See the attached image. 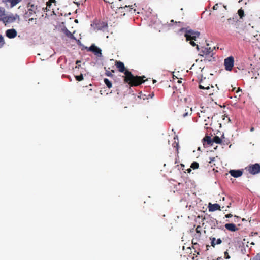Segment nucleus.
Returning a JSON list of instances; mask_svg holds the SVG:
<instances>
[{"mask_svg":"<svg viewBox=\"0 0 260 260\" xmlns=\"http://www.w3.org/2000/svg\"><path fill=\"white\" fill-rule=\"evenodd\" d=\"M115 64L120 72L124 73L125 75L124 77V82L128 83L130 86H139L147 80V79H144L145 78L144 76H138L133 75L129 71L125 69L124 63L120 61H116Z\"/></svg>","mask_w":260,"mask_h":260,"instance_id":"obj_1","label":"nucleus"},{"mask_svg":"<svg viewBox=\"0 0 260 260\" xmlns=\"http://www.w3.org/2000/svg\"><path fill=\"white\" fill-rule=\"evenodd\" d=\"M185 30L184 36L186 38V41H189V44L192 46H196L198 50H199V46L196 44L194 41L197 38H198L200 35V33L198 31H194L191 29H188L187 28H181V30Z\"/></svg>","mask_w":260,"mask_h":260,"instance_id":"obj_2","label":"nucleus"},{"mask_svg":"<svg viewBox=\"0 0 260 260\" xmlns=\"http://www.w3.org/2000/svg\"><path fill=\"white\" fill-rule=\"evenodd\" d=\"M38 1H31L27 4V11L24 14L25 18H29L39 12L40 6H38Z\"/></svg>","mask_w":260,"mask_h":260,"instance_id":"obj_3","label":"nucleus"},{"mask_svg":"<svg viewBox=\"0 0 260 260\" xmlns=\"http://www.w3.org/2000/svg\"><path fill=\"white\" fill-rule=\"evenodd\" d=\"M245 169L251 175H256L260 173V164L255 163L254 164H250L245 167Z\"/></svg>","mask_w":260,"mask_h":260,"instance_id":"obj_4","label":"nucleus"},{"mask_svg":"<svg viewBox=\"0 0 260 260\" xmlns=\"http://www.w3.org/2000/svg\"><path fill=\"white\" fill-rule=\"evenodd\" d=\"M234 58L231 56L224 59V65L226 71H231L234 66Z\"/></svg>","mask_w":260,"mask_h":260,"instance_id":"obj_5","label":"nucleus"},{"mask_svg":"<svg viewBox=\"0 0 260 260\" xmlns=\"http://www.w3.org/2000/svg\"><path fill=\"white\" fill-rule=\"evenodd\" d=\"M87 51L93 52L95 55L98 57L102 56V50L100 48L96 46L94 44H92L87 49Z\"/></svg>","mask_w":260,"mask_h":260,"instance_id":"obj_6","label":"nucleus"},{"mask_svg":"<svg viewBox=\"0 0 260 260\" xmlns=\"http://www.w3.org/2000/svg\"><path fill=\"white\" fill-rule=\"evenodd\" d=\"M17 31L13 28L8 29L6 31V36L10 39L14 38L17 36Z\"/></svg>","mask_w":260,"mask_h":260,"instance_id":"obj_7","label":"nucleus"},{"mask_svg":"<svg viewBox=\"0 0 260 260\" xmlns=\"http://www.w3.org/2000/svg\"><path fill=\"white\" fill-rule=\"evenodd\" d=\"M213 51V50L211 49V47H202V50L199 53V55L203 57H205L206 55H207Z\"/></svg>","mask_w":260,"mask_h":260,"instance_id":"obj_8","label":"nucleus"},{"mask_svg":"<svg viewBox=\"0 0 260 260\" xmlns=\"http://www.w3.org/2000/svg\"><path fill=\"white\" fill-rule=\"evenodd\" d=\"M209 211L214 212L216 210H220V206L218 204H211L209 203L208 204Z\"/></svg>","mask_w":260,"mask_h":260,"instance_id":"obj_9","label":"nucleus"},{"mask_svg":"<svg viewBox=\"0 0 260 260\" xmlns=\"http://www.w3.org/2000/svg\"><path fill=\"white\" fill-rule=\"evenodd\" d=\"M229 173L232 176L235 178L239 177L243 174V171L240 170H231Z\"/></svg>","mask_w":260,"mask_h":260,"instance_id":"obj_10","label":"nucleus"},{"mask_svg":"<svg viewBox=\"0 0 260 260\" xmlns=\"http://www.w3.org/2000/svg\"><path fill=\"white\" fill-rule=\"evenodd\" d=\"M1 19L5 23H10L14 22L15 18L13 16H6L5 15Z\"/></svg>","mask_w":260,"mask_h":260,"instance_id":"obj_11","label":"nucleus"},{"mask_svg":"<svg viewBox=\"0 0 260 260\" xmlns=\"http://www.w3.org/2000/svg\"><path fill=\"white\" fill-rule=\"evenodd\" d=\"M214 53L211 52L210 53L208 54L207 55H206L204 57V61L205 62L208 61V62H212L215 60V57H213Z\"/></svg>","mask_w":260,"mask_h":260,"instance_id":"obj_12","label":"nucleus"},{"mask_svg":"<svg viewBox=\"0 0 260 260\" xmlns=\"http://www.w3.org/2000/svg\"><path fill=\"white\" fill-rule=\"evenodd\" d=\"M224 226L225 228L230 231L235 232L238 230L234 223H226Z\"/></svg>","mask_w":260,"mask_h":260,"instance_id":"obj_13","label":"nucleus"},{"mask_svg":"<svg viewBox=\"0 0 260 260\" xmlns=\"http://www.w3.org/2000/svg\"><path fill=\"white\" fill-rule=\"evenodd\" d=\"M205 114V113L204 112L202 114V116L203 117H205V119H204V125H205V128L207 129L208 128V126L209 125H210V117L209 116H207L206 117L205 115H204Z\"/></svg>","mask_w":260,"mask_h":260,"instance_id":"obj_14","label":"nucleus"},{"mask_svg":"<svg viewBox=\"0 0 260 260\" xmlns=\"http://www.w3.org/2000/svg\"><path fill=\"white\" fill-rule=\"evenodd\" d=\"M210 239L211 240V245L213 247H214L216 245H219L222 243V240L220 238L216 240L215 238L212 237L210 238Z\"/></svg>","mask_w":260,"mask_h":260,"instance_id":"obj_15","label":"nucleus"},{"mask_svg":"<svg viewBox=\"0 0 260 260\" xmlns=\"http://www.w3.org/2000/svg\"><path fill=\"white\" fill-rule=\"evenodd\" d=\"M224 138H225V136L223 134L221 136V138H220L218 136H216L214 137V138L212 139L213 143L215 142L216 144H222V141H223V139H224Z\"/></svg>","mask_w":260,"mask_h":260,"instance_id":"obj_16","label":"nucleus"},{"mask_svg":"<svg viewBox=\"0 0 260 260\" xmlns=\"http://www.w3.org/2000/svg\"><path fill=\"white\" fill-rule=\"evenodd\" d=\"M21 0H3V2L6 4H10L11 7H13L18 4Z\"/></svg>","mask_w":260,"mask_h":260,"instance_id":"obj_17","label":"nucleus"},{"mask_svg":"<svg viewBox=\"0 0 260 260\" xmlns=\"http://www.w3.org/2000/svg\"><path fill=\"white\" fill-rule=\"evenodd\" d=\"M199 88L201 89H206L208 90L210 89V84H205L202 80L200 82Z\"/></svg>","mask_w":260,"mask_h":260,"instance_id":"obj_18","label":"nucleus"},{"mask_svg":"<svg viewBox=\"0 0 260 260\" xmlns=\"http://www.w3.org/2000/svg\"><path fill=\"white\" fill-rule=\"evenodd\" d=\"M192 113L191 108H189L188 107H186L184 111L182 112V116L183 117H185L188 115H190Z\"/></svg>","mask_w":260,"mask_h":260,"instance_id":"obj_19","label":"nucleus"},{"mask_svg":"<svg viewBox=\"0 0 260 260\" xmlns=\"http://www.w3.org/2000/svg\"><path fill=\"white\" fill-rule=\"evenodd\" d=\"M173 146L175 148H176V160L175 161L174 163L176 164L177 162V158L179 157L178 154H179V143L178 142H176V141H175L174 143L172 144Z\"/></svg>","mask_w":260,"mask_h":260,"instance_id":"obj_20","label":"nucleus"},{"mask_svg":"<svg viewBox=\"0 0 260 260\" xmlns=\"http://www.w3.org/2000/svg\"><path fill=\"white\" fill-rule=\"evenodd\" d=\"M64 33L65 34V35L68 37L70 39H74L75 40V37L74 36L73 34H72L69 30H68L67 29H66L64 30Z\"/></svg>","mask_w":260,"mask_h":260,"instance_id":"obj_21","label":"nucleus"},{"mask_svg":"<svg viewBox=\"0 0 260 260\" xmlns=\"http://www.w3.org/2000/svg\"><path fill=\"white\" fill-rule=\"evenodd\" d=\"M203 140L204 141V142H206L208 145H212L213 144L212 139L211 138V137L209 136H205Z\"/></svg>","mask_w":260,"mask_h":260,"instance_id":"obj_22","label":"nucleus"},{"mask_svg":"<svg viewBox=\"0 0 260 260\" xmlns=\"http://www.w3.org/2000/svg\"><path fill=\"white\" fill-rule=\"evenodd\" d=\"M104 82L108 88H111L112 87V84L108 79L105 78L104 79Z\"/></svg>","mask_w":260,"mask_h":260,"instance_id":"obj_23","label":"nucleus"},{"mask_svg":"<svg viewBox=\"0 0 260 260\" xmlns=\"http://www.w3.org/2000/svg\"><path fill=\"white\" fill-rule=\"evenodd\" d=\"M238 14L241 19H242L243 17L244 16V12L242 8L239 9V10L238 11Z\"/></svg>","mask_w":260,"mask_h":260,"instance_id":"obj_24","label":"nucleus"},{"mask_svg":"<svg viewBox=\"0 0 260 260\" xmlns=\"http://www.w3.org/2000/svg\"><path fill=\"white\" fill-rule=\"evenodd\" d=\"M199 167V164L197 162H193L190 166L191 168H192L193 169H198Z\"/></svg>","mask_w":260,"mask_h":260,"instance_id":"obj_25","label":"nucleus"},{"mask_svg":"<svg viewBox=\"0 0 260 260\" xmlns=\"http://www.w3.org/2000/svg\"><path fill=\"white\" fill-rule=\"evenodd\" d=\"M56 3L55 0H49V1L47 2L46 3V5H47L46 8L48 7L49 9L51 8L52 3Z\"/></svg>","mask_w":260,"mask_h":260,"instance_id":"obj_26","label":"nucleus"},{"mask_svg":"<svg viewBox=\"0 0 260 260\" xmlns=\"http://www.w3.org/2000/svg\"><path fill=\"white\" fill-rule=\"evenodd\" d=\"M5 44V41L3 36L0 34V48H2Z\"/></svg>","mask_w":260,"mask_h":260,"instance_id":"obj_27","label":"nucleus"},{"mask_svg":"<svg viewBox=\"0 0 260 260\" xmlns=\"http://www.w3.org/2000/svg\"><path fill=\"white\" fill-rule=\"evenodd\" d=\"M76 80L78 81H81L83 80V76L82 74H81L80 75H77L75 76Z\"/></svg>","mask_w":260,"mask_h":260,"instance_id":"obj_28","label":"nucleus"},{"mask_svg":"<svg viewBox=\"0 0 260 260\" xmlns=\"http://www.w3.org/2000/svg\"><path fill=\"white\" fill-rule=\"evenodd\" d=\"M114 70H111V71H107L106 70V73H105V74L106 75H107V76H109V77H113V74L112 73H114Z\"/></svg>","mask_w":260,"mask_h":260,"instance_id":"obj_29","label":"nucleus"},{"mask_svg":"<svg viewBox=\"0 0 260 260\" xmlns=\"http://www.w3.org/2000/svg\"><path fill=\"white\" fill-rule=\"evenodd\" d=\"M5 14V10L4 8L0 7V17H3Z\"/></svg>","mask_w":260,"mask_h":260,"instance_id":"obj_30","label":"nucleus"},{"mask_svg":"<svg viewBox=\"0 0 260 260\" xmlns=\"http://www.w3.org/2000/svg\"><path fill=\"white\" fill-rule=\"evenodd\" d=\"M201 226L200 225H198L196 229V231L197 233H198L199 234V236L201 235Z\"/></svg>","mask_w":260,"mask_h":260,"instance_id":"obj_31","label":"nucleus"},{"mask_svg":"<svg viewBox=\"0 0 260 260\" xmlns=\"http://www.w3.org/2000/svg\"><path fill=\"white\" fill-rule=\"evenodd\" d=\"M250 260H260V253H258L255 256Z\"/></svg>","mask_w":260,"mask_h":260,"instance_id":"obj_32","label":"nucleus"},{"mask_svg":"<svg viewBox=\"0 0 260 260\" xmlns=\"http://www.w3.org/2000/svg\"><path fill=\"white\" fill-rule=\"evenodd\" d=\"M120 9H127V10L130 11L131 9H132V8H130V6H127V5H125L124 7H120Z\"/></svg>","mask_w":260,"mask_h":260,"instance_id":"obj_33","label":"nucleus"},{"mask_svg":"<svg viewBox=\"0 0 260 260\" xmlns=\"http://www.w3.org/2000/svg\"><path fill=\"white\" fill-rule=\"evenodd\" d=\"M224 257L226 258V259H229L230 258V256L228 253V252L227 251H225L224 252Z\"/></svg>","mask_w":260,"mask_h":260,"instance_id":"obj_34","label":"nucleus"},{"mask_svg":"<svg viewBox=\"0 0 260 260\" xmlns=\"http://www.w3.org/2000/svg\"><path fill=\"white\" fill-rule=\"evenodd\" d=\"M222 143L223 144H228L229 142H228V140H226V139L225 138L224 139H223V141H222Z\"/></svg>","mask_w":260,"mask_h":260,"instance_id":"obj_35","label":"nucleus"},{"mask_svg":"<svg viewBox=\"0 0 260 260\" xmlns=\"http://www.w3.org/2000/svg\"><path fill=\"white\" fill-rule=\"evenodd\" d=\"M218 8V4H216L215 5H214V6L213 7V10H217Z\"/></svg>","mask_w":260,"mask_h":260,"instance_id":"obj_36","label":"nucleus"},{"mask_svg":"<svg viewBox=\"0 0 260 260\" xmlns=\"http://www.w3.org/2000/svg\"><path fill=\"white\" fill-rule=\"evenodd\" d=\"M215 157H210L209 158V163H211L212 162H213L215 161Z\"/></svg>","mask_w":260,"mask_h":260,"instance_id":"obj_37","label":"nucleus"},{"mask_svg":"<svg viewBox=\"0 0 260 260\" xmlns=\"http://www.w3.org/2000/svg\"><path fill=\"white\" fill-rule=\"evenodd\" d=\"M225 216L226 218H231L233 216V215L232 214L230 213V214L225 215Z\"/></svg>","mask_w":260,"mask_h":260,"instance_id":"obj_38","label":"nucleus"},{"mask_svg":"<svg viewBox=\"0 0 260 260\" xmlns=\"http://www.w3.org/2000/svg\"><path fill=\"white\" fill-rule=\"evenodd\" d=\"M34 20H35L36 21V18H29V20H28V21L29 22L30 21H33Z\"/></svg>","mask_w":260,"mask_h":260,"instance_id":"obj_39","label":"nucleus"},{"mask_svg":"<svg viewBox=\"0 0 260 260\" xmlns=\"http://www.w3.org/2000/svg\"><path fill=\"white\" fill-rule=\"evenodd\" d=\"M214 92L212 91H209L207 94H208L209 95L213 94Z\"/></svg>","mask_w":260,"mask_h":260,"instance_id":"obj_40","label":"nucleus"},{"mask_svg":"<svg viewBox=\"0 0 260 260\" xmlns=\"http://www.w3.org/2000/svg\"><path fill=\"white\" fill-rule=\"evenodd\" d=\"M154 93L152 92L151 94H149V96H150L151 98H152L154 96Z\"/></svg>","mask_w":260,"mask_h":260,"instance_id":"obj_41","label":"nucleus"},{"mask_svg":"<svg viewBox=\"0 0 260 260\" xmlns=\"http://www.w3.org/2000/svg\"><path fill=\"white\" fill-rule=\"evenodd\" d=\"M80 63H81V61H79V60H77L76 62V64L77 65H78V64H79Z\"/></svg>","mask_w":260,"mask_h":260,"instance_id":"obj_42","label":"nucleus"},{"mask_svg":"<svg viewBox=\"0 0 260 260\" xmlns=\"http://www.w3.org/2000/svg\"><path fill=\"white\" fill-rule=\"evenodd\" d=\"M188 173H190V172L191 171V170L190 168H189L187 170Z\"/></svg>","mask_w":260,"mask_h":260,"instance_id":"obj_43","label":"nucleus"},{"mask_svg":"<svg viewBox=\"0 0 260 260\" xmlns=\"http://www.w3.org/2000/svg\"><path fill=\"white\" fill-rule=\"evenodd\" d=\"M254 131V127H251L250 129V131L252 132Z\"/></svg>","mask_w":260,"mask_h":260,"instance_id":"obj_44","label":"nucleus"},{"mask_svg":"<svg viewBox=\"0 0 260 260\" xmlns=\"http://www.w3.org/2000/svg\"><path fill=\"white\" fill-rule=\"evenodd\" d=\"M156 80L153 79V83H156Z\"/></svg>","mask_w":260,"mask_h":260,"instance_id":"obj_45","label":"nucleus"},{"mask_svg":"<svg viewBox=\"0 0 260 260\" xmlns=\"http://www.w3.org/2000/svg\"><path fill=\"white\" fill-rule=\"evenodd\" d=\"M230 205H231V203L230 204V205H229L227 206V207H228V208H230Z\"/></svg>","mask_w":260,"mask_h":260,"instance_id":"obj_46","label":"nucleus"},{"mask_svg":"<svg viewBox=\"0 0 260 260\" xmlns=\"http://www.w3.org/2000/svg\"><path fill=\"white\" fill-rule=\"evenodd\" d=\"M178 83H181V81H180V80H178Z\"/></svg>","mask_w":260,"mask_h":260,"instance_id":"obj_47","label":"nucleus"},{"mask_svg":"<svg viewBox=\"0 0 260 260\" xmlns=\"http://www.w3.org/2000/svg\"><path fill=\"white\" fill-rule=\"evenodd\" d=\"M211 88H214V86H212V85H211Z\"/></svg>","mask_w":260,"mask_h":260,"instance_id":"obj_48","label":"nucleus"},{"mask_svg":"<svg viewBox=\"0 0 260 260\" xmlns=\"http://www.w3.org/2000/svg\"><path fill=\"white\" fill-rule=\"evenodd\" d=\"M176 138H177V136H176V137H174V139H176ZM178 139V138H177Z\"/></svg>","mask_w":260,"mask_h":260,"instance_id":"obj_49","label":"nucleus"},{"mask_svg":"<svg viewBox=\"0 0 260 260\" xmlns=\"http://www.w3.org/2000/svg\"><path fill=\"white\" fill-rule=\"evenodd\" d=\"M176 138H177V136H176V137H174V139H176ZM178 139V138H177Z\"/></svg>","mask_w":260,"mask_h":260,"instance_id":"obj_50","label":"nucleus"},{"mask_svg":"<svg viewBox=\"0 0 260 260\" xmlns=\"http://www.w3.org/2000/svg\"><path fill=\"white\" fill-rule=\"evenodd\" d=\"M181 165L182 166H183V167H184V165H183V164H181Z\"/></svg>","mask_w":260,"mask_h":260,"instance_id":"obj_51","label":"nucleus"},{"mask_svg":"<svg viewBox=\"0 0 260 260\" xmlns=\"http://www.w3.org/2000/svg\"><path fill=\"white\" fill-rule=\"evenodd\" d=\"M235 217H236L237 218H238L239 217L238 216H235Z\"/></svg>","mask_w":260,"mask_h":260,"instance_id":"obj_52","label":"nucleus"},{"mask_svg":"<svg viewBox=\"0 0 260 260\" xmlns=\"http://www.w3.org/2000/svg\"><path fill=\"white\" fill-rule=\"evenodd\" d=\"M217 260H219V259L218 258Z\"/></svg>","mask_w":260,"mask_h":260,"instance_id":"obj_53","label":"nucleus"}]
</instances>
